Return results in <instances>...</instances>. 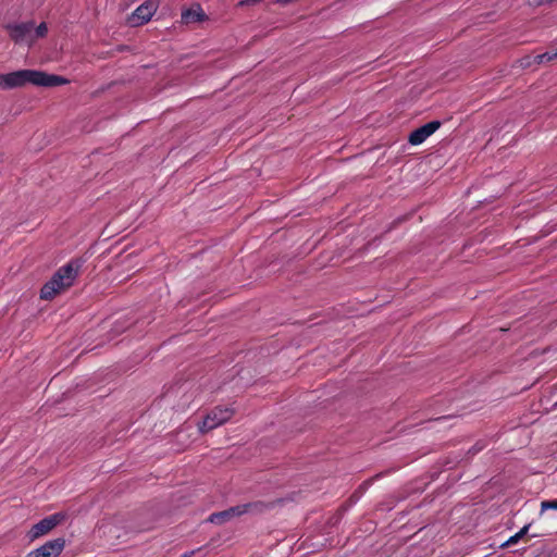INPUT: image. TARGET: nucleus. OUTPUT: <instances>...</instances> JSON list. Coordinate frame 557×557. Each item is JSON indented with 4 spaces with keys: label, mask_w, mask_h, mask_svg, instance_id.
<instances>
[{
    "label": "nucleus",
    "mask_w": 557,
    "mask_h": 557,
    "mask_svg": "<svg viewBox=\"0 0 557 557\" xmlns=\"http://www.w3.org/2000/svg\"><path fill=\"white\" fill-rule=\"evenodd\" d=\"M242 507L240 505L230 507L226 510L213 512L209 516L208 521L214 524H223L226 521H230L234 517L242 516Z\"/></svg>",
    "instance_id": "nucleus-10"
},
{
    "label": "nucleus",
    "mask_w": 557,
    "mask_h": 557,
    "mask_svg": "<svg viewBox=\"0 0 557 557\" xmlns=\"http://www.w3.org/2000/svg\"><path fill=\"white\" fill-rule=\"evenodd\" d=\"M451 463H453L451 461H446V466H449V468L453 467Z\"/></svg>",
    "instance_id": "nucleus-20"
},
{
    "label": "nucleus",
    "mask_w": 557,
    "mask_h": 557,
    "mask_svg": "<svg viewBox=\"0 0 557 557\" xmlns=\"http://www.w3.org/2000/svg\"><path fill=\"white\" fill-rule=\"evenodd\" d=\"M65 547V540L58 537L28 553L27 557H59Z\"/></svg>",
    "instance_id": "nucleus-5"
},
{
    "label": "nucleus",
    "mask_w": 557,
    "mask_h": 557,
    "mask_svg": "<svg viewBox=\"0 0 557 557\" xmlns=\"http://www.w3.org/2000/svg\"><path fill=\"white\" fill-rule=\"evenodd\" d=\"M530 524L524 525L518 533L510 536L507 542H505L502 546H510L516 544L521 537H523L529 531Z\"/></svg>",
    "instance_id": "nucleus-13"
},
{
    "label": "nucleus",
    "mask_w": 557,
    "mask_h": 557,
    "mask_svg": "<svg viewBox=\"0 0 557 557\" xmlns=\"http://www.w3.org/2000/svg\"><path fill=\"white\" fill-rule=\"evenodd\" d=\"M35 32H36V36L37 37H44L46 36L47 32H48V28H47V25L46 23H40L36 28H35Z\"/></svg>",
    "instance_id": "nucleus-16"
},
{
    "label": "nucleus",
    "mask_w": 557,
    "mask_h": 557,
    "mask_svg": "<svg viewBox=\"0 0 557 557\" xmlns=\"http://www.w3.org/2000/svg\"><path fill=\"white\" fill-rule=\"evenodd\" d=\"M81 267L82 262L77 259L61 267L41 287L40 298L44 300H51L57 295L69 289L74 284Z\"/></svg>",
    "instance_id": "nucleus-2"
},
{
    "label": "nucleus",
    "mask_w": 557,
    "mask_h": 557,
    "mask_svg": "<svg viewBox=\"0 0 557 557\" xmlns=\"http://www.w3.org/2000/svg\"><path fill=\"white\" fill-rule=\"evenodd\" d=\"M234 414V408L216 406L207 413L202 422L198 423L199 432L205 434L227 422Z\"/></svg>",
    "instance_id": "nucleus-3"
},
{
    "label": "nucleus",
    "mask_w": 557,
    "mask_h": 557,
    "mask_svg": "<svg viewBox=\"0 0 557 557\" xmlns=\"http://www.w3.org/2000/svg\"><path fill=\"white\" fill-rule=\"evenodd\" d=\"M541 509L542 510H546V509H555V510H557V499L542 502Z\"/></svg>",
    "instance_id": "nucleus-15"
},
{
    "label": "nucleus",
    "mask_w": 557,
    "mask_h": 557,
    "mask_svg": "<svg viewBox=\"0 0 557 557\" xmlns=\"http://www.w3.org/2000/svg\"><path fill=\"white\" fill-rule=\"evenodd\" d=\"M259 3L258 0H242L238 5L240 7H244V5H253V4H257Z\"/></svg>",
    "instance_id": "nucleus-18"
},
{
    "label": "nucleus",
    "mask_w": 557,
    "mask_h": 557,
    "mask_svg": "<svg viewBox=\"0 0 557 557\" xmlns=\"http://www.w3.org/2000/svg\"><path fill=\"white\" fill-rule=\"evenodd\" d=\"M535 59H536V64L539 65L542 63H547V62L557 60V55H555V51L554 52H545V53L535 55Z\"/></svg>",
    "instance_id": "nucleus-14"
},
{
    "label": "nucleus",
    "mask_w": 557,
    "mask_h": 557,
    "mask_svg": "<svg viewBox=\"0 0 557 557\" xmlns=\"http://www.w3.org/2000/svg\"><path fill=\"white\" fill-rule=\"evenodd\" d=\"M12 40L16 44L24 41L35 28L34 22H24L16 24H8L5 26Z\"/></svg>",
    "instance_id": "nucleus-8"
},
{
    "label": "nucleus",
    "mask_w": 557,
    "mask_h": 557,
    "mask_svg": "<svg viewBox=\"0 0 557 557\" xmlns=\"http://www.w3.org/2000/svg\"><path fill=\"white\" fill-rule=\"evenodd\" d=\"M533 65H537L535 55H524L521 59L517 60L515 64V66H518L523 70L529 69Z\"/></svg>",
    "instance_id": "nucleus-12"
},
{
    "label": "nucleus",
    "mask_w": 557,
    "mask_h": 557,
    "mask_svg": "<svg viewBox=\"0 0 557 557\" xmlns=\"http://www.w3.org/2000/svg\"><path fill=\"white\" fill-rule=\"evenodd\" d=\"M441 127L440 121H431L414 131L408 137L409 144L416 146L422 144L428 137L434 134Z\"/></svg>",
    "instance_id": "nucleus-7"
},
{
    "label": "nucleus",
    "mask_w": 557,
    "mask_h": 557,
    "mask_svg": "<svg viewBox=\"0 0 557 557\" xmlns=\"http://www.w3.org/2000/svg\"><path fill=\"white\" fill-rule=\"evenodd\" d=\"M182 23L191 24L208 20V16L201 9L200 4H195L189 9L183 10L181 14Z\"/></svg>",
    "instance_id": "nucleus-11"
},
{
    "label": "nucleus",
    "mask_w": 557,
    "mask_h": 557,
    "mask_svg": "<svg viewBox=\"0 0 557 557\" xmlns=\"http://www.w3.org/2000/svg\"><path fill=\"white\" fill-rule=\"evenodd\" d=\"M65 519V515L62 512H57L49 517L44 518L32 527L27 536L30 541H34L53 530L57 525H59Z\"/></svg>",
    "instance_id": "nucleus-4"
},
{
    "label": "nucleus",
    "mask_w": 557,
    "mask_h": 557,
    "mask_svg": "<svg viewBox=\"0 0 557 557\" xmlns=\"http://www.w3.org/2000/svg\"><path fill=\"white\" fill-rule=\"evenodd\" d=\"M555 55H557V49L555 50Z\"/></svg>",
    "instance_id": "nucleus-21"
},
{
    "label": "nucleus",
    "mask_w": 557,
    "mask_h": 557,
    "mask_svg": "<svg viewBox=\"0 0 557 557\" xmlns=\"http://www.w3.org/2000/svg\"><path fill=\"white\" fill-rule=\"evenodd\" d=\"M157 10V3L153 1H146L140 4L135 12L128 17L131 26H139L150 21L151 16Z\"/></svg>",
    "instance_id": "nucleus-6"
},
{
    "label": "nucleus",
    "mask_w": 557,
    "mask_h": 557,
    "mask_svg": "<svg viewBox=\"0 0 557 557\" xmlns=\"http://www.w3.org/2000/svg\"><path fill=\"white\" fill-rule=\"evenodd\" d=\"M67 83L69 81L63 76L37 70H18L8 74H0V88L3 90L21 88L27 84L40 87H54Z\"/></svg>",
    "instance_id": "nucleus-1"
},
{
    "label": "nucleus",
    "mask_w": 557,
    "mask_h": 557,
    "mask_svg": "<svg viewBox=\"0 0 557 557\" xmlns=\"http://www.w3.org/2000/svg\"><path fill=\"white\" fill-rule=\"evenodd\" d=\"M483 448V445H481L480 443H476L475 445H473L469 450H468V454L470 455H475L476 453H479L480 450H482Z\"/></svg>",
    "instance_id": "nucleus-17"
},
{
    "label": "nucleus",
    "mask_w": 557,
    "mask_h": 557,
    "mask_svg": "<svg viewBox=\"0 0 557 557\" xmlns=\"http://www.w3.org/2000/svg\"><path fill=\"white\" fill-rule=\"evenodd\" d=\"M196 550H190L188 553H185L183 556L181 557H191L194 554H195Z\"/></svg>",
    "instance_id": "nucleus-19"
},
{
    "label": "nucleus",
    "mask_w": 557,
    "mask_h": 557,
    "mask_svg": "<svg viewBox=\"0 0 557 557\" xmlns=\"http://www.w3.org/2000/svg\"><path fill=\"white\" fill-rule=\"evenodd\" d=\"M282 499H275L272 502L256 500L240 505L243 515L244 513H256L260 515L268 510L273 509L276 505L281 504Z\"/></svg>",
    "instance_id": "nucleus-9"
}]
</instances>
